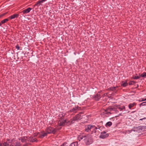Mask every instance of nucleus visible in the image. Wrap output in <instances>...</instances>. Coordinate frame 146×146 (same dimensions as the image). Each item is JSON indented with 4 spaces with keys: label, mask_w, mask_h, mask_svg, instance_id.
<instances>
[{
    "label": "nucleus",
    "mask_w": 146,
    "mask_h": 146,
    "mask_svg": "<svg viewBox=\"0 0 146 146\" xmlns=\"http://www.w3.org/2000/svg\"><path fill=\"white\" fill-rule=\"evenodd\" d=\"M99 92L98 93L95 95H93L92 96V97L96 101H98L101 98L100 95L98 94Z\"/></svg>",
    "instance_id": "nucleus-10"
},
{
    "label": "nucleus",
    "mask_w": 146,
    "mask_h": 146,
    "mask_svg": "<svg viewBox=\"0 0 146 146\" xmlns=\"http://www.w3.org/2000/svg\"><path fill=\"white\" fill-rule=\"evenodd\" d=\"M13 140L12 139H7V141L9 143H11L12 141H13Z\"/></svg>",
    "instance_id": "nucleus-26"
},
{
    "label": "nucleus",
    "mask_w": 146,
    "mask_h": 146,
    "mask_svg": "<svg viewBox=\"0 0 146 146\" xmlns=\"http://www.w3.org/2000/svg\"><path fill=\"white\" fill-rule=\"evenodd\" d=\"M7 13V12H6V13H4L2 14H1L0 15H1V17H2L4 16L5 15H6Z\"/></svg>",
    "instance_id": "nucleus-30"
},
{
    "label": "nucleus",
    "mask_w": 146,
    "mask_h": 146,
    "mask_svg": "<svg viewBox=\"0 0 146 146\" xmlns=\"http://www.w3.org/2000/svg\"><path fill=\"white\" fill-rule=\"evenodd\" d=\"M48 133L44 132V131L41 132L40 133H39V135L38 137L42 139L45 136H46L47 135Z\"/></svg>",
    "instance_id": "nucleus-8"
},
{
    "label": "nucleus",
    "mask_w": 146,
    "mask_h": 146,
    "mask_svg": "<svg viewBox=\"0 0 146 146\" xmlns=\"http://www.w3.org/2000/svg\"><path fill=\"white\" fill-rule=\"evenodd\" d=\"M143 106H146V102H143Z\"/></svg>",
    "instance_id": "nucleus-34"
},
{
    "label": "nucleus",
    "mask_w": 146,
    "mask_h": 146,
    "mask_svg": "<svg viewBox=\"0 0 146 146\" xmlns=\"http://www.w3.org/2000/svg\"><path fill=\"white\" fill-rule=\"evenodd\" d=\"M44 1V0H39L35 5H34V7H35L36 6H39L41 5L42 3H43Z\"/></svg>",
    "instance_id": "nucleus-13"
},
{
    "label": "nucleus",
    "mask_w": 146,
    "mask_h": 146,
    "mask_svg": "<svg viewBox=\"0 0 146 146\" xmlns=\"http://www.w3.org/2000/svg\"><path fill=\"white\" fill-rule=\"evenodd\" d=\"M112 125V123L111 121H109L106 123V126H108L109 127H110Z\"/></svg>",
    "instance_id": "nucleus-18"
},
{
    "label": "nucleus",
    "mask_w": 146,
    "mask_h": 146,
    "mask_svg": "<svg viewBox=\"0 0 146 146\" xmlns=\"http://www.w3.org/2000/svg\"><path fill=\"white\" fill-rule=\"evenodd\" d=\"M135 83V82L133 81H131L129 82V85H131L134 84Z\"/></svg>",
    "instance_id": "nucleus-25"
},
{
    "label": "nucleus",
    "mask_w": 146,
    "mask_h": 146,
    "mask_svg": "<svg viewBox=\"0 0 146 146\" xmlns=\"http://www.w3.org/2000/svg\"><path fill=\"white\" fill-rule=\"evenodd\" d=\"M2 146V145L1 143H0V146Z\"/></svg>",
    "instance_id": "nucleus-42"
},
{
    "label": "nucleus",
    "mask_w": 146,
    "mask_h": 146,
    "mask_svg": "<svg viewBox=\"0 0 146 146\" xmlns=\"http://www.w3.org/2000/svg\"><path fill=\"white\" fill-rule=\"evenodd\" d=\"M69 146H78V143L77 142H73Z\"/></svg>",
    "instance_id": "nucleus-20"
},
{
    "label": "nucleus",
    "mask_w": 146,
    "mask_h": 146,
    "mask_svg": "<svg viewBox=\"0 0 146 146\" xmlns=\"http://www.w3.org/2000/svg\"><path fill=\"white\" fill-rule=\"evenodd\" d=\"M21 144L18 141L16 142V145L15 146H21Z\"/></svg>",
    "instance_id": "nucleus-24"
},
{
    "label": "nucleus",
    "mask_w": 146,
    "mask_h": 146,
    "mask_svg": "<svg viewBox=\"0 0 146 146\" xmlns=\"http://www.w3.org/2000/svg\"><path fill=\"white\" fill-rule=\"evenodd\" d=\"M146 118H145H145H143V119H140V120H142L143 119H146Z\"/></svg>",
    "instance_id": "nucleus-36"
},
{
    "label": "nucleus",
    "mask_w": 146,
    "mask_h": 146,
    "mask_svg": "<svg viewBox=\"0 0 146 146\" xmlns=\"http://www.w3.org/2000/svg\"><path fill=\"white\" fill-rule=\"evenodd\" d=\"M144 127H144V126H142V129H144V128H145Z\"/></svg>",
    "instance_id": "nucleus-39"
},
{
    "label": "nucleus",
    "mask_w": 146,
    "mask_h": 146,
    "mask_svg": "<svg viewBox=\"0 0 146 146\" xmlns=\"http://www.w3.org/2000/svg\"><path fill=\"white\" fill-rule=\"evenodd\" d=\"M139 102H142L144 101V99H141L139 100Z\"/></svg>",
    "instance_id": "nucleus-32"
},
{
    "label": "nucleus",
    "mask_w": 146,
    "mask_h": 146,
    "mask_svg": "<svg viewBox=\"0 0 146 146\" xmlns=\"http://www.w3.org/2000/svg\"><path fill=\"white\" fill-rule=\"evenodd\" d=\"M4 146H9V144L7 143V142H4L3 143Z\"/></svg>",
    "instance_id": "nucleus-28"
},
{
    "label": "nucleus",
    "mask_w": 146,
    "mask_h": 146,
    "mask_svg": "<svg viewBox=\"0 0 146 146\" xmlns=\"http://www.w3.org/2000/svg\"><path fill=\"white\" fill-rule=\"evenodd\" d=\"M16 48L17 49V50L19 49L20 47L18 45H17L16 46Z\"/></svg>",
    "instance_id": "nucleus-31"
},
{
    "label": "nucleus",
    "mask_w": 146,
    "mask_h": 146,
    "mask_svg": "<svg viewBox=\"0 0 146 146\" xmlns=\"http://www.w3.org/2000/svg\"><path fill=\"white\" fill-rule=\"evenodd\" d=\"M92 129H93V130L92 131V133H96V129L95 128H92Z\"/></svg>",
    "instance_id": "nucleus-29"
},
{
    "label": "nucleus",
    "mask_w": 146,
    "mask_h": 146,
    "mask_svg": "<svg viewBox=\"0 0 146 146\" xmlns=\"http://www.w3.org/2000/svg\"><path fill=\"white\" fill-rule=\"evenodd\" d=\"M46 131L48 133V134L52 133L54 134L57 131V130L53 127H50L46 128Z\"/></svg>",
    "instance_id": "nucleus-4"
},
{
    "label": "nucleus",
    "mask_w": 146,
    "mask_h": 146,
    "mask_svg": "<svg viewBox=\"0 0 146 146\" xmlns=\"http://www.w3.org/2000/svg\"><path fill=\"white\" fill-rule=\"evenodd\" d=\"M135 112V111H132L131 113H133V112Z\"/></svg>",
    "instance_id": "nucleus-46"
},
{
    "label": "nucleus",
    "mask_w": 146,
    "mask_h": 146,
    "mask_svg": "<svg viewBox=\"0 0 146 146\" xmlns=\"http://www.w3.org/2000/svg\"><path fill=\"white\" fill-rule=\"evenodd\" d=\"M39 133H37L36 134V135H34V136H35V137H36V136H37V135H39Z\"/></svg>",
    "instance_id": "nucleus-33"
},
{
    "label": "nucleus",
    "mask_w": 146,
    "mask_h": 146,
    "mask_svg": "<svg viewBox=\"0 0 146 146\" xmlns=\"http://www.w3.org/2000/svg\"><path fill=\"white\" fill-rule=\"evenodd\" d=\"M80 109V107L77 106H75L72 109L68 111V112L76 113L77 111L79 110Z\"/></svg>",
    "instance_id": "nucleus-7"
},
{
    "label": "nucleus",
    "mask_w": 146,
    "mask_h": 146,
    "mask_svg": "<svg viewBox=\"0 0 146 146\" xmlns=\"http://www.w3.org/2000/svg\"><path fill=\"white\" fill-rule=\"evenodd\" d=\"M141 76L142 77L145 78L146 77V72H143L141 74Z\"/></svg>",
    "instance_id": "nucleus-23"
},
{
    "label": "nucleus",
    "mask_w": 146,
    "mask_h": 146,
    "mask_svg": "<svg viewBox=\"0 0 146 146\" xmlns=\"http://www.w3.org/2000/svg\"><path fill=\"white\" fill-rule=\"evenodd\" d=\"M28 141L30 142H34L35 141L37 142L38 140L35 138H34L33 137H30L28 138Z\"/></svg>",
    "instance_id": "nucleus-9"
},
{
    "label": "nucleus",
    "mask_w": 146,
    "mask_h": 146,
    "mask_svg": "<svg viewBox=\"0 0 146 146\" xmlns=\"http://www.w3.org/2000/svg\"><path fill=\"white\" fill-rule=\"evenodd\" d=\"M70 121V120H64L63 119L62 117L60 119V120L58 124L60 126H64L65 125H70L71 124H70V123L69 122Z\"/></svg>",
    "instance_id": "nucleus-3"
},
{
    "label": "nucleus",
    "mask_w": 146,
    "mask_h": 146,
    "mask_svg": "<svg viewBox=\"0 0 146 146\" xmlns=\"http://www.w3.org/2000/svg\"><path fill=\"white\" fill-rule=\"evenodd\" d=\"M146 118H145H145H143V119H140V120H142L143 119H146Z\"/></svg>",
    "instance_id": "nucleus-37"
},
{
    "label": "nucleus",
    "mask_w": 146,
    "mask_h": 146,
    "mask_svg": "<svg viewBox=\"0 0 146 146\" xmlns=\"http://www.w3.org/2000/svg\"><path fill=\"white\" fill-rule=\"evenodd\" d=\"M105 94H104V96H105Z\"/></svg>",
    "instance_id": "nucleus-49"
},
{
    "label": "nucleus",
    "mask_w": 146,
    "mask_h": 146,
    "mask_svg": "<svg viewBox=\"0 0 146 146\" xmlns=\"http://www.w3.org/2000/svg\"><path fill=\"white\" fill-rule=\"evenodd\" d=\"M141 106H143V103H141L139 104V106L140 107H141Z\"/></svg>",
    "instance_id": "nucleus-35"
},
{
    "label": "nucleus",
    "mask_w": 146,
    "mask_h": 146,
    "mask_svg": "<svg viewBox=\"0 0 146 146\" xmlns=\"http://www.w3.org/2000/svg\"><path fill=\"white\" fill-rule=\"evenodd\" d=\"M2 24L1 23V22H0V26H1L2 25Z\"/></svg>",
    "instance_id": "nucleus-40"
},
{
    "label": "nucleus",
    "mask_w": 146,
    "mask_h": 146,
    "mask_svg": "<svg viewBox=\"0 0 146 146\" xmlns=\"http://www.w3.org/2000/svg\"><path fill=\"white\" fill-rule=\"evenodd\" d=\"M19 15L18 14H14L9 17V18L10 19H12L15 18H17L18 17Z\"/></svg>",
    "instance_id": "nucleus-12"
},
{
    "label": "nucleus",
    "mask_w": 146,
    "mask_h": 146,
    "mask_svg": "<svg viewBox=\"0 0 146 146\" xmlns=\"http://www.w3.org/2000/svg\"><path fill=\"white\" fill-rule=\"evenodd\" d=\"M109 135L108 133H106V132L104 131L101 133V135L100 136V138L104 139L108 137Z\"/></svg>",
    "instance_id": "nucleus-6"
},
{
    "label": "nucleus",
    "mask_w": 146,
    "mask_h": 146,
    "mask_svg": "<svg viewBox=\"0 0 146 146\" xmlns=\"http://www.w3.org/2000/svg\"><path fill=\"white\" fill-rule=\"evenodd\" d=\"M78 139L79 141L83 139L86 145H87L92 144L93 141L92 135L89 134L87 135L83 134L80 136L78 137Z\"/></svg>",
    "instance_id": "nucleus-1"
},
{
    "label": "nucleus",
    "mask_w": 146,
    "mask_h": 146,
    "mask_svg": "<svg viewBox=\"0 0 146 146\" xmlns=\"http://www.w3.org/2000/svg\"><path fill=\"white\" fill-rule=\"evenodd\" d=\"M121 114H120L118 115L117 116H116V117H118V116H119L120 115H121Z\"/></svg>",
    "instance_id": "nucleus-43"
},
{
    "label": "nucleus",
    "mask_w": 146,
    "mask_h": 146,
    "mask_svg": "<svg viewBox=\"0 0 146 146\" xmlns=\"http://www.w3.org/2000/svg\"><path fill=\"white\" fill-rule=\"evenodd\" d=\"M1 15H0V18H1Z\"/></svg>",
    "instance_id": "nucleus-45"
},
{
    "label": "nucleus",
    "mask_w": 146,
    "mask_h": 146,
    "mask_svg": "<svg viewBox=\"0 0 146 146\" xmlns=\"http://www.w3.org/2000/svg\"><path fill=\"white\" fill-rule=\"evenodd\" d=\"M27 143L26 144H25L23 145V146H27Z\"/></svg>",
    "instance_id": "nucleus-38"
},
{
    "label": "nucleus",
    "mask_w": 146,
    "mask_h": 146,
    "mask_svg": "<svg viewBox=\"0 0 146 146\" xmlns=\"http://www.w3.org/2000/svg\"><path fill=\"white\" fill-rule=\"evenodd\" d=\"M82 118L81 114L79 113L76 115L73 118L70 119L69 122L70 123V124H72L74 123L75 121H78Z\"/></svg>",
    "instance_id": "nucleus-2"
},
{
    "label": "nucleus",
    "mask_w": 146,
    "mask_h": 146,
    "mask_svg": "<svg viewBox=\"0 0 146 146\" xmlns=\"http://www.w3.org/2000/svg\"><path fill=\"white\" fill-rule=\"evenodd\" d=\"M110 111L113 110L116 112V113L118 112V111H117V109L114 108H111L110 109Z\"/></svg>",
    "instance_id": "nucleus-21"
},
{
    "label": "nucleus",
    "mask_w": 146,
    "mask_h": 146,
    "mask_svg": "<svg viewBox=\"0 0 146 146\" xmlns=\"http://www.w3.org/2000/svg\"><path fill=\"white\" fill-rule=\"evenodd\" d=\"M136 103L135 102L130 104L128 105V107L130 109H131L133 107L135 106H136Z\"/></svg>",
    "instance_id": "nucleus-14"
},
{
    "label": "nucleus",
    "mask_w": 146,
    "mask_h": 146,
    "mask_svg": "<svg viewBox=\"0 0 146 146\" xmlns=\"http://www.w3.org/2000/svg\"><path fill=\"white\" fill-rule=\"evenodd\" d=\"M9 146H15L13 145H12V144H11L10 145H9Z\"/></svg>",
    "instance_id": "nucleus-41"
},
{
    "label": "nucleus",
    "mask_w": 146,
    "mask_h": 146,
    "mask_svg": "<svg viewBox=\"0 0 146 146\" xmlns=\"http://www.w3.org/2000/svg\"><path fill=\"white\" fill-rule=\"evenodd\" d=\"M117 108L120 111H121L123 110H125V108L124 106H123L121 107L118 108Z\"/></svg>",
    "instance_id": "nucleus-19"
},
{
    "label": "nucleus",
    "mask_w": 146,
    "mask_h": 146,
    "mask_svg": "<svg viewBox=\"0 0 146 146\" xmlns=\"http://www.w3.org/2000/svg\"><path fill=\"white\" fill-rule=\"evenodd\" d=\"M32 9V8H28L27 9L23 10L20 13H23V14L27 13H29L31 10Z\"/></svg>",
    "instance_id": "nucleus-11"
},
{
    "label": "nucleus",
    "mask_w": 146,
    "mask_h": 146,
    "mask_svg": "<svg viewBox=\"0 0 146 146\" xmlns=\"http://www.w3.org/2000/svg\"><path fill=\"white\" fill-rule=\"evenodd\" d=\"M66 145H64L65 146H66Z\"/></svg>",
    "instance_id": "nucleus-48"
},
{
    "label": "nucleus",
    "mask_w": 146,
    "mask_h": 146,
    "mask_svg": "<svg viewBox=\"0 0 146 146\" xmlns=\"http://www.w3.org/2000/svg\"><path fill=\"white\" fill-rule=\"evenodd\" d=\"M139 78H140V77L139 76H133V78L134 79H139Z\"/></svg>",
    "instance_id": "nucleus-27"
},
{
    "label": "nucleus",
    "mask_w": 146,
    "mask_h": 146,
    "mask_svg": "<svg viewBox=\"0 0 146 146\" xmlns=\"http://www.w3.org/2000/svg\"><path fill=\"white\" fill-rule=\"evenodd\" d=\"M20 139H21V142H26V140L28 141V138L27 137H21Z\"/></svg>",
    "instance_id": "nucleus-16"
},
{
    "label": "nucleus",
    "mask_w": 146,
    "mask_h": 146,
    "mask_svg": "<svg viewBox=\"0 0 146 146\" xmlns=\"http://www.w3.org/2000/svg\"><path fill=\"white\" fill-rule=\"evenodd\" d=\"M128 85V84L127 82H124L121 84V86L123 87H126Z\"/></svg>",
    "instance_id": "nucleus-22"
},
{
    "label": "nucleus",
    "mask_w": 146,
    "mask_h": 146,
    "mask_svg": "<svg viewBox=\"0 0 146 146\" xmlns=\"http://www.w3.org/2000/svg\"><path fill=\"white\" fill-rule=\"evenodd\" d=\"M9 17L8 18L4 19L1 21V23L2 24H4L8 21H9Z\"/></svg>",
    "instance_id": "nucleus-17"
},
{
    "label": "nucleus",
    "mask_w": 146,
    "mask_h": 146,
    "mask_svg": "<svg viewBox=\"0 0 146 146\" xmlns=\"http://www.w3.org/2000/svg\"><path fill=\"white\" fill-rule=\"evenodd\" d=\"M146 101V98L144 99V101Z\"/></svg>",
    "instance_id": "nucleus-44"
},
{
    "label": "nucleus",
    "mask_w": 146,
    "mask_h": 146,
    "mask_svg": "<svg viewBox=\"0 0 146 146\" xmlns=\"http://www.w3.org/2000/svg\"><path fill=\"white\" fill-rule=\"evenodd\" d=\"M47 0H44V1H46Z\"/></svg>",
    "instance_id": "nucleus-47"
},
{
    "label": "nucleus",
    "mask_w": 146,
    "mask_h": 146,
    "mask_svg": "<svg viewBox=\"0 0 146 146\" xmlns=\"http://www.w3.org/2000/svg\"><path fill=\"white\" fill-rule=\"evenodd\" d=\"M118 87L117 86L116 87H111L108 88L107 90L109 91H114L116 90V88H117Z\"/></svg>",
    "instance_id": "nucleus-15"
},
{
    "label": "nucleus",
    "mask_w": 146,
    "mask_h": 146,
    "mask_svg": "<svg viewBox=\"0 0 146 146\" xmlns=\"http://www.w3.org/2000/svg\"><path fill=\"white\" fill-rule=\"evenodd\" d=\"M92 128H95L96 129H97L98 128L96 127L94 125H88L86 127L85 129V131L89 132L91 131V129H92Z\"/></svg>",
    "instance_id": "nucleus-5"
}]
</instances>
